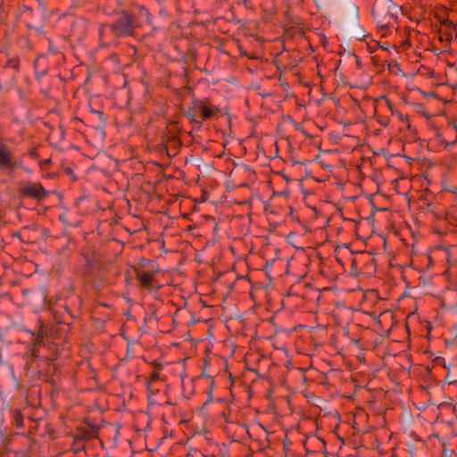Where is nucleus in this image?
I'll return each instance as SVG.
<instances>
[{
    "label": "nucleus",
    "instance_id": "2eb2a0df",
    "mask_svg": "<svg viewBox=\"0 0 457 457\" xmlns=\"http://www.w3.org/2000/svg\"><path fill=\"white\" fill-rule=\"evenodd\" d=\"M2 456H3V454H2V453L0 452V457H2Z\"/></svg>",
    "mask_w": 457,
    "mask_h": 457
},
{
    "label": "nucleus",
    "instance_id": "6e6552de",
    "mask_svg": "<svg viewBox=\"0 0 457 457\" xmlns=\"http://www.w3.org/2000/svg\"><path fill=\"white\" fill-rule=\"evenodd\" d=\"M386 104L393 115L396 114L398 112V111L394 107V105L390 100L386 99Z\"/></svg>",
    "mask_w": 457,
    "mask_h": 457
},
{
    "label": "nucleus",
    "instance_id": "f03ea898",
    "mask_svg": "<svg viewBox=\"0 0 457 457\" xmlns=\"http://www.w3.org/2000/svg\"><path fill=\"white\" fill-rule=\"evenodd\" d=\"M195 112L202 119H211L217 117L218 110L214 106L200 103L195 106Z\"/></svg>",
    "mask_w": 457,
    "mask_h": 457
},
{
    "label": "nucleus",
    "instance_id": "1a4fd4ad",
    "mask_svg": "<svg viewBox=\"0 0 457 457\" xmlns=\"http://www.w3.org/2000/svg\"><path fill=\"white\" fill-rule=\"evenodd\" d=\"M159 379V373L158 372H153L150 379H149V386Z\"/></svg>",
    "mask_w": 457,
    "mask_h": 457
},
{
    "label": "nucleus",
    "instance_id": "9b49d317",
    "mask_svg": "<svg viewBox=\"0 0 457 457\" xmlns=\"http://www.w3.org/2000/svg\"><path fill=\"white\" fill-rule=\"evenodd\" d=\"M378 121L380 125L386 127L388 125V120L385 119V118H378Z\"/></svg>",
    "mask_w": 457,
    "mask_h": 457
},
{
    "label": "nucleus",
    "instance_id": "423d86ee",
    "mask_svg": "<svg viewBox=\"0 0 457 457\" xmlns=\"http://www.w3.org/2000/svg\"><path fill=\"white\" fill-rule=\"evenodd\" d=\"M428 405H430L429 402H416L415 406L419 410H426Z\"/></svg>",
    "mask_w": 457,
    "mask_h": 457
},
{
    "label": "nucleus",
    "instance_id": "0eeeda50",
    "mask_svg": "<svg viewBox=\"0 0 457 457\" xmlns=\"http://www.w3.org/2000/svg\"><path fill=\"white\" fill-rule=\"evenodd\" d=\"M429 441L434 444V445H436V441H438V443H441L442 445H444V442H441V438L439 437V436L437 434H435L433 433L430 436H429Z\"/></svg>",
    "mask_w": 457,
    "mask_h": 457
},
{
    "label": "nucleus",
    "instance_id": "f8f14e48",
    "mask_svg": "<svg viewBox=\"0 0 457 457\" xmlns=\"http://www.w3.org/2000/svg\"><path fill=\"white\" fill-rule=\"evenodd\" d=\"M395 115H397L399 120H401L403 121L406 120V119H407V117L404 114H403L402 112H399Z\"/></svg>",
    "mask_w": 457,
    "mask_h": 457
},
{
    "label": "nucleus",
    "instance_id": "f257e3e1",
    "mask_svg": "<svg viewBox=\"0 0 457 457\" xmlns=\"http://www.w3.org/2000/svg\"><path fill=\"white\" fill-rule=\"evenodd\" d=\"M15 168V161L10 149L0 143V169L12 170Z\"/></svg>",
    "mask_w": 457,
    "mask_h": 457
},
{
    "label": "nucleus",
    "instance_id": "20e7f679",
    "mask_svg": "<svg viewBox=\"0 0 457 457\" xmlns=\"http://www.w3.org/2000/svg\"><path fill=\"white\" fill-rule=\"evenodd\" d=\"M137 278L140 283L145 287H151L153 286V275L147 272H138Z\"/></svg>",
    "mask_w": 457,
    "mask_h": 457
},
{
    "label": "nucleus",
    "instance_id": "9d476101",
    "mask_svg": "<svg viewBox=\"0 0 457 457\" xmlns=\"http://www.w3.org/2000/svg\"><path fill=\"white\" fill-rule=\"evenodd\" d=\"M445 382H447L449 385H453V384H457V380L452 378V377L450 376V374H448L445 378Z\"/></svg>",
    "mask_w": 457,
    "mask_h": 457
},
{
    "label": "nucleus",
    "instance_id": "ddd939ff",
    "mask_svg": "<svg viewBox=\"0 0 457 457\" xmlns=\"http://www.w3.org/2000/svg\"><path fill=\"white\" fill-rule=\"evenodd\" d=\"M192 120H193L194 122L198 123V124H200V123H201V121H200V120H196L195 117H193Z\"/></svg>",
    "mask_w": 457,
    "mask_h": 457
},
{
    "label": "nucleus",
    "instance_id": "7ed1b4c3",
    "mask_svg": "<svg viewBox=\"0 0 457 457\" xmlns=\"http://www.w3.org/2000/svg\"><path fill=\"white\" fill-rule=\"evenodd\" d=\"M23 192L27 195L34 196L37 198H42L46 195L44 188L41 186L37 185V184L27 185L23 188Z\"/></svg>",
    "mask_w": 457,
    "mask_h": 457
},
{
    "label": "nucleus",
    "instance_id": "39448f33",
    "mask_svg": "<svg viewBox=\"0 0 457 457\" xmlns=\"http://www.w3.org/2000/svg\"><path fill=\"white\" fill-rule=\"evenodd\" d=\"M12 418L14 420L15 425L18 428H21L23 426V415L21 414L20 410H13L12 411Z\"/></svg>",
    "mask_w": 457,
    "mask_h": 457
},
{
    "label": "nucleus",
    "instance_id": "4468645a",
    "mask_svg": "<svg viewBox=\"0 0 457 457\" xmlns=\"http://www.w3.org/2000/svg\"><path fill=\"white\" fill-rule=\"evenodd\" d=\"M441 406H443V407H447L448 405H447V404H445V403H443V404H441ZM438 407H440V405H439Z\"/></svg>",
    "mask_w": 457,
    "mask_h": 457
}]
</instances>
